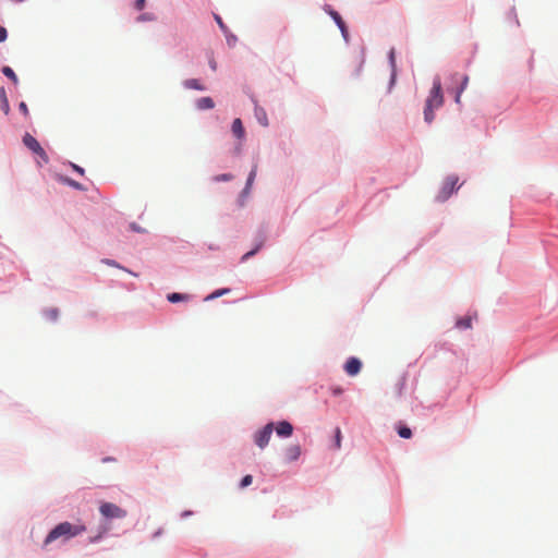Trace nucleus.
Here are the masks:
<instances>
[{
    "label": "nucleus",
    "mask_w": 558,
    "mask_h": 558,
    "mask_svg": "<svg viewBox=\"0 0 558 558\" xmlns=\"http://www.w3.org/2000/svg\"><path fill=\"white\" fill-rule=\"evenodd\" d=\"M276 432L280 437H290L293 433V426L287 421H281L277 424Z\"/></svg>",
    "instance_id": "6e6552de"
},
{
    "label": "nucleus",
    "mask_w": 558,
    "mask_h": 558,
    "mask_svg": "<svg viewBox=\"0 0 558 558\" xmlns=\"http://www.w3.org/2000/svg\"><path fill=\"white\" fill-rule=\"evenodd\" d=\"M260 246H262V244L257 245L254 250H252V251H250V252L245 253V254L242 256L241 260H242V262H245V260H247L250 257L254 256V255L259 251Z\"/></svg>",
    "instance_id": "a878e982"
},
{
    "label": "nucleus",
    "mask_w": 558,
    "mask_h": 558,
    "mask_svg": "<svg viewBox=\"0 0 558 558\" xmlns=\"http://www.w3.org/2000/svg\"><path fill=\"white\" fill-rule=\"evenodd\" d=\"M230 292V289L228 288H223V289H218L216 291H214L213 293H210L208 296H206V301H209V300H214V299H217L223 294H227Z\"/></svg>",
    "instance_id": "6ab92c4d"
},
{
    "label": "nucleus",
    "mask_w": 558,
    "mask_h": 558,
    "mask_svg": "<svg viewBox=\"0 0 558 558\" xmlns=\"http://www.w3.org/2000/svg\"><path fill=\"white\" fill-rule=\"evenodd\" d=\"M68 183H69L71 186H73V187H75V189H77V190H81V189H82L81 184H80V183H77V182H75V181H73V180H69V181H68Z\"/></svg>",
    "instance_id": "473e14b6"
},
{
    "label": "nucleus",
    "mask_w": 558,
    "mask_h": 558,
    "mask_svg": "<svg viewBox=\"0 0 558 558\" xmlns=\"http://www.w3.org/2000/svg\"><path fill=\"white\" fill-rule=\"evenodd\" d=\"M274 432V424L272 423H268L266 426H264V428H262L260 430H258L255 436H254V439H255V444L260 448H265L269 440H270V437H271V434Z\"/></svg>",
    "instance_id": "39448f33"
},
{
    "label": "nucleus",
    "mask_w": 558,
    "mask_h": 558,
    "mask_svg": "<svg viewBox=\"0 0 558 558\" xmlns=\"http://www.w3.org/2000/svg\"><path fill=\"white\" fill-rule=\"evenodd\" d=\"M232 132L238 138L244 137V128H243L241 119H239V118L234 119V121L232 123Z\"/></svg>",
    "instance_id": "9b49d317"
},
{
    "label": "nucleus",
    "mask_w": 558,
    "mask_h": 558,
    "mask_svg": "<svg viewBox=\"0 0 558 558\" xmlns=\"http://www.w3.org/2000/svg\"><path fill=\"white\" fill-rule=\"evenodd\" d=\"M458 184V178L454 175H450L446 179L444 184V193L445 197H448L456 189Z\"/></svg>",
    "instance_id": "1a4fd4ad"
},
{
    "label": "nucleus",
    "mask_w": 558,
    "mask_h": 558,
    "mask_svg": "<svg viewBox=\"0 0 558 558\" xmlns=\"http://www.w3.org/2000/svg\"><path fill=\"white\" fill-rule=\"evenodd\" d=\"M361 367L362 363L359 359L350 357L344 365V371L349 376H355L360 373Z\"/></svg>",
    "instance_id": "0eeeda50"
},
{
    "label": "nucleus",
    "mask_w": 558,
    "mask_h": 558,
    "mask_svg": "<svg viewBox=\"0 0 558 558\" xmlns=\"http://www.w3.org/2000/svg\"><path fill=\"white\" fill-rule=\"evenodd\" d=\"M214 17H215V21L217 22V24L219 25L220 29L222 31V33L225 35H227V33H229V28L228 26L223 23L222 19L218 15V14H214Z\"/></svg>",
    "instance_id": "412c9836"
},
{
    "label": "nucleus",
    "mask_w": 558,
    "mask_h": 558,
    "mask_svg": "<svg viewBox=\"0 0 558 558\" xmlns=\"http://www.w3.org/2000/svg\"><path fill=\"white\" fill-rule=\"evenodd\" d=\"M209 65H210V68H211L214 71H216V69H217V63H216V61H215V59H214V58H211V59L209 60Z\"/></svg>",
    "instance_id": "f704fd0d"
},
{
    "label": "nucleus",
    "mask_w": 558,
    "mask_h": 558,
    "mask_svg": "<svg viewBox=\"0 0 558 558\" xmlns=\"http://www.w3.org/2000/svg\"><path fill=\"white\" fill-rule=\"evenodd\" d=\"M24 145L31 149L33 153L41 157L45 161H48V156L46 151L43 149L38 141L33 137L31 134L26 133L23 137Z\"/></svg>",
    "instance_id": "423d86ee"
},
{
    "label": "nucleus",
    "mask_w": 558,
    "mask_h": 558,
    "mask_svg": "<svg viewBox=\"0 0 558 558\" xmlns=\"http://www.w3.org/2000/svg\"><path fill=\"white\" fill-rule=\"evenodd\" d=\"M72 168H73L77 173H80L81 175H83V174H84V169H83V168H81V167H78V166H76V165H74V163H72Z\"/></svg>",
    "instance_id": "72a5a7b5"
},
{
    "label": "nucleus",
    "mask_w": 558,
    "mask_h": 558,
    "mask_svg": "<svg viewBox=\"0 0 558 558\" xmlns=\"http://www.w3.org/2000/svg\"><path fill=\"white\" fill-rule=\"evenodd\" d=\"M144 7H145V0H136V2H135V8H136L137 10H140V11H141V10H143V9H144Z\"/></svg>",
    "instance_id": "c756f323"
},
{
    "label": "nucleus",
    "mask_w": 558,
    "mask_h": 558,
    "mask_svg": "<svg viewBox=\"0 0 558 558\" xmlns=\"http://www.w3.org/2000/svg\"><path fill=\"white\" fill-rule=\"evenodd\" d=\"M44 315L46 316L47 319L54 322L59 316V310L56 307L47 308L44 312Z\"/></svg>",
    "instance_id": "2eb2a0df"
},
{
    "label": "nucleus",
    "mask_w": 558,
    "mask_h": 558,
    "mask_svg": "<svg viewBox=\"0 0 558 558\" xmlns=\"http://www.w3.org/2000/svg\"><path fill=\"white\" fill-rule=\"evenodd\" d=\"M442 101L441 82L439 77H435L426 105H441Z\"/></svg>",
    "instance_id": "20e7f679"
},
{
    "label": "nucleus",
    "mask_w": 558,
    "mask_h": 558,
    "mask_svg": "<svg viewBox=\"0 0 558 558\" xmlns=\"http://www.w3.org/2000/svg\"><path fill=\"white\" fill-rule=\"evenodd\" d=\"M86 531V526L81 523L73 524L71 522H61L56 525L46 536L44 546H48L57 539L68 541Z\"/></svg>",
    "instance_id": "f257e3e1"
},
{
    "label": "nucleus",
    "mask_w": 558,
    "mask_h": 558,
    "mask_svg": "<svg viewBox=\"0 0 558 558\" xmlns=\"http://www.w3.org/2000/svg\"><path fill=\"white\" fill-rule=\"evenodd\" d=\"M255 177H256V166L252 169V171L248 174L245 190H248L252 186Z\"/></svg>",
    "instance_id": "5701e85b"
},
{
    "label": "nucleus",
    "mask_w": 558,
    "mask_h": 558,
    "mask_svg": "<svg viewBox=\"0 0 558 558\" xmlns=\"http://www.w3.org/2000/svg\"><path fill=\"white\" fill-rule=\"evenodd\" d=\"M331 16H332V19L335 20V22L337 23V25L339 26V28L341 29L342 34L345 36V33H347L345 24H344V22L342 21V19H341V16L339 15V13H337V12H331Z\"/></svg>",
    "instance_id": "dca6fc26"
},
{
    "label": "nucleus",
    "mask_w": 558,
    "mask_h": 558,
    "mask_svg": "<svg viewBox=\"0 0 558 558\" xmlns=\"http://www.w3.org/2000/svg\"><path fill=\"white\" fill-rule=\"evenodd\" d=\"M99 511L107 519H122L126 517V511L112 502L101 504Z\"/></svg>",
    "instance_id": "7ed1b4c3"
},
{
    "label": "nucleus",
    "mask_w": 558,
    "mask_h": 558,
    "mask_svg": "<svg viewBox=\"0 0 558 558\" xmlns=\"http://www.w3.org/2000/svg\"><path fill=\"white\" fill-rule=\"evenodd\" d=\"M199 105H213V100L209 97H204L199 101Z\"/></svg>",
    "instance_id": "2f4dec72"
},
{
    "label": "nucleus",
    "mask_w": 558,
    "mask_h": 558,
    "mask_svg": "<svg viewBox=\"0 0 558 558\" xmlns=\"http://www.w3.org/2000/svg\"><path fill=\"white\" fill-rule=\"evenodd\" d=\"M131 228H132V230L137 231V232H141V231H142V229H141V228H138V227H136L134 223H133V225H131Z\"/></svg>",
    "instance_id": "4c0bfd02"
},
{
    "label": "nucleus",
    "mask_w": 558,
    "mask_h": 558,
    "mask_svg": "<svg viewBox=\"0 0 558 558\" xmlns=\"http://www.w3.org/2000/svg\"><path fill=\"white\" fill-rule=\"evenodd\" d=\"M7 29L3 26H0V43H3L7 39Z\"/></svg>",
    "instance_id": "c85d7f7f"
},
{
    "label": "nucleus",
    "mask_w": 558,
    "mask_h": 558,
    "mask_svg": "<svg viewBox=\"0 0 558 558\" xmlns=\"http://www.w3.org/2000/svg\"><path fill=\"white\" fill-rule=\"evenodd\" d=\"M255 117L263 126L268 125V119L263 107H255Z\"/></svg>",
    "instance_id": "4468645a"
},
{
    "label": "nucleus",
    "mask_w": 558,
    "mask_h": 558,
    "mask_svg": "<svg viewBox=\"0 0 558 558\" xmlns=\"http://www.w3.org/2000/svg\"><path fill=\"white\" fill-rule=\"evenodd\" d=\"M341 430L339 427L336 428L335 432V448L340 449L341 448Z\"/></svg>",
    "instance_id": "b1692460"
},
{
    "label": "nucleus",
    "mask_w": 558,
    "mask_h": 558,
    "mask_svg": "<svg viewBox=\"0 0 558 558\" xmlns=\"http://www.w3.org/2000/svg\"><path fill=\"white\" fill-rule=\"evenodd\" d=\"M21 110H22V112H23V114H24V116H27V114H28V107L23 106V107H21Z\"/></svg>",
    "instance_id": "e433bc0d"
},
{
    "label": "nucleus",
    "mask_w": 558,
    "mask_h": 558,
    "mask_svg": "<svg viewBox=\"0 0 558 558\" xmlns=\"http://www.w3.org/2000/svg\"><path fill=\"white\" fill-rule=\"evenodd\" d=\"M451 81L452 84L457 86L452 88H447V92L453 94V101L460 102L461 93L465 89L469 82V77L461 73H453L451 75Z\"/></svg>",
    "instance_id": "f03ea898"
},
{
    "label": "nucleus",
    "mask_w": 558,
    "mask_h": 558,
    "mask_svg": "<svg viewBox=\"0 0 558 558\" xmlns=\"http://www.w3.org/2000/svg\"><path fill=\"white\" fill-rule=\"evenodd\" d=\"M2 73L10 78L14 84H17L19 80L14 71L10 66H4Z\"/></svg>",
    "instance_id": "a211bd4d"
},
{
    "label": "nucleus",
    "mask_w": 558,
    "mask_h": 558,
    "mask_svg": "<svg viewBox=\"0 0 558 558\" xmlns=\"http://www.w3.org/2000/svg\"><path fill=\"white\" fill-rule=\"evenodd\" d=\"M104 263H106L107 265H110V266H118V265L116 264V262H114V260H111V259H105V260H104Z\"/></svg>",
    "instance_id": "c9c22d12"
},
{
    "label": "nucleus",
    "mask_w": 558,
    "mask_h": 558,
    "mask_svg": "<svg viewBox=\"0 0 558 558\" xmlns=\"http://www.w3.org/2000/svg\"><path fill=\"white\" fill-rule=\"evenodd\" d=\"M457 326L460 327V328H471L472 326V320L470 317L468 318H463V319H460L458 323H457Z\"/></svg>",
    "instance_id": "393cba45"
},
{
    "label": "nucleus",
    "mask_w": 558,
    "mask_h": 558,
    "mask_svg": "<svg viewBox=\"0 0 558 558\" xmlns=\"http://www.w3.org/2000/svg\"><path fill=\"white\" fill-rule=\"evenodd\" d=\"M231 178H232V175H231V174H221V175L217 177V178H216V180H217V181H220V180H222V181H228V180H230Z\"/></svg>",
    "instance_id": "7c9ffc66"
},
{
    "label": "nucleus",
    "mask_w": 558,
    "mask_h": 558,
    "mask_svg": "<svg viewBox=\"0 0 558 558\" xmlns=\"http://www.w3.org/2000/svg\"><path fill=\"white\" fill-rule=\"evenodd\" d=\"M424 118L427 123H430L434 120L433 107H426L424 111Z\"/></svg>",
    "instance_id": "4be33fe9"
},
{
    "label": "nucleus",
    "mask_w": 558,
    "mask_h": 558,
    "mask_svg": "<svg viewBox=\"0 0 558 558\" xmlns=\"http://www.w3.org/2000/svg\"><path fill=\"white\" fill-rule=\"evenodd\" d=\"M301 454V448L299 445L290 446L286 449V459L288 461H295Z\"/></svg>",
    "instance_id": "9d476101"
},
{
    "label": "nucleus",
    "mask_w": 558,
    "mask_h": 558,
    "mask_svg": "<svg viewBox=\"0 0 558 558\" xmlns=\"http://www.w3.org/2000/svg\"><path fill=\"white\" fill-rule=\"evenodd\" d=\"M399 436L404 439H409L412 437V430L408 426H398L397 429Z\"/></svg>",
    "instance_id": "f3484780"
},
{
    "label": "nucleus",
    "mask_w": 558,
    "mask_h": 558,
    "mask_svg": "<svg viewBox=\"0 0 558 558\" xmlns=\"http://www.w3.org/2000/svg\"><path fill=\"white\" fill-rule=\"evenodd\" d=\"M225 36H226V39H227V44H228L229 46H231V47H232V46H234V45H235V43H236V37H235L233 34H231V33L229 32V33H227V35H225Z\"/></svg>",
    "instance_id": "cd10ccee"
},
{
    "label": "nucleus",
    "mask_w": 558,
    "mask_h": 558,
    "mask_svg": "<svg viewBox=\"0 0 558 558\" xmlns=\"http://www.w3.org/2000/svg\"><path fill=\"white\" fill-rule=\"evenodd\" d=\"M252 482H253L252 475H245L240 483V487L245 488V487L250 486L252 484Z\"/></svg>",
    "instance_id": "bb28decb"
},
{
    "label": "nucleus",
    "mask_w": 558,
    "mask_h": 558,
    "mask_svg": "<svg viewBox=\"0 0 558 558\" xmlns=\"http://www.w3.org/2000/svg\"><path fill=\"white\" fill-rule=\"evenodd\" d=\"M389 61H390L391 69H392L391 81H393L395 77H396V57H395V50H391L389 52Z\"/></svg>",
    "instance_id": "aec40b11"
},
{
    "label": "nucleus",
    "mask_w": 558,
    "mask_h": 558,
    "mask_svg": "<svg viewBox=\"0 0 558 558\" xmlns=\"http://www.w3.org/2000/svg\"><path fill=\"white\" fill-rule=\"evenodd\" d=\"M167 300L170 303H177V302H181V301H189L190 300V295L189 294H182V293L173 292V293H169L167 295Z\"/></svg>",
    "instance_id": "ddd939ff"
},
{
    "label": "nucleus",
    "mask_w": 558,
    "mask_h": 558,
    "mask_svg": "<svg viewBox=\"0 0 558 558\" xmlns=\"http://www.w3.org/2000/svg\"><path fill=\"white\" fill-rule=\"evenodd\" d=\"M183 86L187 89H197L203 90L204 86L201 84V82L196 78H189L183 82Z\"/></svg>",
    "instance_id": "f8f14e48"
}]
</instances>
